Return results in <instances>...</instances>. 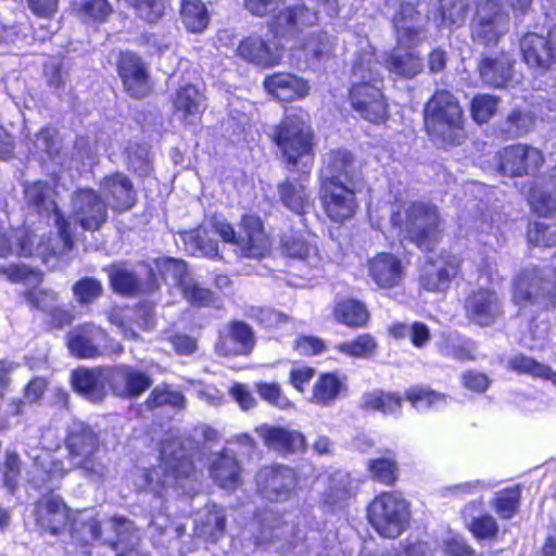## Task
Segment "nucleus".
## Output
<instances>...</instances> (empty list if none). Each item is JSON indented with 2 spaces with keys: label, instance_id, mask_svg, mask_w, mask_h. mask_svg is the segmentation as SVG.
Listing matches in <instances>:
<instances>
[{
  "label": "nucleus",
  "instance_id": "obj_1",
  "mask_svg": "<svg viewBox=\"0 0 556 556\" xmlns=\"http://www.w3.org/2000/svg\"><path fill=\"white\" fill-rule=\"evenodd\" d=\"M25 198L40 215L52 220L56 235L49 238L46 243L43 235L38 236L26 229L0 228V257L11 254L20 256L37 255L49 265L50 258L62 257L73 249V230L71 223L60 213L56 205V192L54 188L41 181H36L25 187Z\"/></svg>",
  "mask_w": 556,
  "mask_h": 556
},
{
  "label": "nucleus",
  "instance_id": "obj_2",
  "mask_svg": "<svg viewBox=\"0 0 556 556\" xmlns=\"http://www.w3.org/2000/svg\"><path fill=\"white\" fill-rule=\"evenodd\" d=\"M273 141L278 147L289 169L309 170L314 161V132L308 114L299 106L286 110L275 127Z\"/></svg>",
  "mask_w": 556,
  "mask_h": 556
},
{
  "label": "nucleus",
  "instance_id": "obj_3",
  "mask_svg": "<svg viewBox=\"0 0 556 556\" xmlns=\"http://www.w3.org/2000/svg\"><path fill=\"white\" fill-rule=\"evenodd\" d=\"M397 37V48L386 60L390 73L410 78L422 70L421 59L412 51L425 38L420 14L416 11V0H403L393 17Z\"/></svg>",
  "mask_w": 556,
  "mask_h": 556
},
{
  "label": "nucleus",
  "instance_id": "obj_4",
  "mask_svg": "<svg viewBox=\"0 0 556 556\" xmlns=\"http://www.w3.org/2000/svg\"><path fill=\"white\" fill-rule=\"evenodd\" d=\"M37 523L51 534H58L67 526L72 543L81 547L89 546L100 538V526L90 511L71 513L56 495L43 496L35 507Z\"/></svg>",
  "mask_w": 556,
  "mask_h": 556
},
{
  "label": "nucleus",
  "instance_id": "obj_5",
  "mask_svg": "<svg viewBox=\"0 0 556 556\" xmlns=\"http://www.w3.org/2000/svg\"><path fill=\"white\" fill-rule=\"evenodd\" d=\"M186 444L190 446L191 442L182 441L179 437L172 435L164 440L160 450L159 468H138L135 478L136 486L159 494L162 486L179 484L181 479L193 476L194 466Z\"/></svg>",
  "mask_w": 556,
  "mask_h": 556
},
{
  "label": "nucleus",
  "instance_id": "obj_6",
  "mask_svg": "<svg viewBox=\"0 0 556 556\" xmlns=\"http://www.w3.org/2000/svg\"><path fill=\"white\" fill-rule=\"evenodd\" d=\"M391 223L408 240L425 251L432 250L440 237L441 219L438 208L424 202H413L394 212Z\"/></svg>",
  "mask_w": 556,
  "mask_h": 556
},
{
  "label": "nucleus",
  "instance_id": "obj_7",
  "mask_svg": "<svg viewBox=\"0 0 556 556\" xmlns=\"http://www.w3.org/2000/svg\"><path fill=\"white\" fill-rule=\"evenodd\" d=\"M428 134L444 143H459L464 117L458 100L448 91H437L424 109Z\"/></svg>",
  "mask_w": 556,
  "mask_h": 556
},
{
  "label": "nucleus",
  "instance_id": "obj_8",
  "mask_svg": "<svg viewBox=\"0 0 556 556\" xmlns=\"http://www.w3.org/2000/svg\"><path fill=\"white\" fill-rule=\"evenodd\" d=\"M68 462L74 469L81 470L90 479L102 480L109 468L98 458L99 440L85 422L74 420L67 430L65 441Z\"/></svg>",
  "mask_w": 556,
  "mask_h": 556
},
{
  "label": "nucleus",
  "instance_id": "obj_9",
  "mask_svg": "<svg viewBox=\"0 0 556 556\" xmlns=\"http://www.w3.org/2000/svg\"><path fill=\"white\" fill-rule=\"evenodd\" d=\"M514 11L526 12L532 0H507ZM509 16L500 0H480L471 22L472 40L484 47L496 46L507 33Z\"/></svg>",
  "mask_w": 556,
  "mask_h": 556
},
{
  "label": "nucleus",
  "instance_id": "obj_10",
  "mask_svg": "<svg viewBox=\"0 0 556 556\" xmlns=\"http://www.w3.org/2000/svg\"><path fill=\"white\" fill-rule=\"evenodd\" d=\"M211 231L225 242L236 247V252L244 257L261 258L269 251V240L260 217L244 215L237 235L232 226L222 217H213L208 223Z\"/></svg>",
  "mask_w": 556,
  "mask_h": 556
},
{
  "label": "nucleus",
  "instance_id": "obj_11",
  "mask_svg": "<svg viewBox=\"0 0 556 556\" xmlns=\"http://www.w3.org/2000/svg\"><path fill=\"white\" fill-rule=\"evenodd\" d=\"M367 518L379 535L395 539L408 526L409 504L400 492L384 491L376 495L369 503Z\"/></svg>",
  "mask_w": 556,
  "mask_h": 556
},
{
  "label": "nucleus",
  "instance_id": "obj_12",
  "mask_svg": "<svg viewBox=\"0 0 556 556\" xmlns=\"http://www.w3.org/2000/svg\"><path fill=\"white\" fill-rule=\"evenodd\" d=\"M555 269L542 270L534 266L522 268L513 279L511 299L520 308L549 303L556 305L551 293L556 287Z\"/></svg>",
  "mask_w": 556,
  "mask_h": 556
},
{
  "label": "nucleus",
  "instance_id": "obj_13",
  "mask_svg": "<svg viewBox=\"0 0 556 556\" xmlns=\"http://www.w3.org/2000/svg\"><path fill=\"white\" fill-rule=\"evenodd\" d=\"M155 269L168 287L177 288L192 305L206 306L212 302V292L199 288L189 276L186 263L181 260L161 257L154 261Z\"/></svg>",
  "mask_w": 556,
  "mask_h": 556
},
{
  "label": "nucleus",
  "instance_id": "obj_14",
  "mask_svg": "<svg viewBox=\"0 0 556 556\" xmlns=\"http://www.w3.org/2000/svg\"><path fill=\"white\" fill-rule=\"evenodd\" d=\"M72 217L85 230L94 231L108 219V204L91 188L77 189L71 197Z\"/></svg>",
  "mask_w": 556,
  "mask_h": 556
},
{
  "label": "nucleus",
  "instance_id": "obj_15",
  "mask_svg": "<svg viewBox=\"0 0 556 556\" xmlns=\"http://www.w3.org/2000/svg\"><path fill=\"white\" fill-rule=\"evenodd\" d=\"M381 85H353L349 93L352 109L362 118L374 124H380L388 117V104Z\"/></svg>",
  "mask_w": 556,
  "mask_h": 556
},
{
  "label": "nucleus",
  "instance_id": "obj_16",
  "mask_svg": "<svg viewBox=\"0 0 556 556\" xmlns=\"http://www.w3.org/2000/svg\"><path fill=\"white\" fill-rule=\"evenodd\" d=\"M255 480L258 492L270 502L288 501L296 485L295 473L286 466L264 467L258 471Z\"/></svg>",
  "mask_w": 556,
  "mask_h": 556
},
{
  "label": "nucleus",
  "instance_id": "obj_17",
  "mask_svg": "<svg viewBox=\"0 0 556 556\" xmlns=\"http://www.w3.org/2000/svg\"><path fill=\"white\" fill-rule=\"evenodd\" d=\"M355 189L346 184L320 182V199L327 216L333 222L352 217L356 210Z\"/></svg>",
  "mask_w": 556,
  "mask_h": 556
},
{
  "label": "nucleus",
  "instance_id": "obj_18",
  "mask_svg": "<svg viewBox=\"0 0 556 556\" xmlns=\"http://www.w3.org/2000/svg\"><path fill=\"white\" fill-rule=\"evenodd\" d=\"M254 345L252 328L243 321L233 320L220 328L215 351L222 356H244L252 352Z\"/></svg>",
  "mask_w": 556,
  "mask_h": 556
},
{
  "label": "nucleus",
  "instance_id": "obj_19",
  "mask_svg": "<svg viewBox=\"0 0 556 556\" xmlns=\"http://www.w3.org/2000/svg\"><path fill=\"white\" fill-rule=\"evenodd\" d=\"M543 164L540 150L527 144H513L498 153L500 170L509 176L530 174Z\"/></svg>",
  "mask_w": 556,
  "mask_h": 556
},
{
  "label": "nucleus",
  "instance_id": "obj_20",
  "mask_svg": "<svg viewBox=\"0 0 556 556\" xmlns=\"http://www.w3.org/2000/svg\"><path fill=\"white\" fill-rule=\"evenodd\" d=\"M459 268L460 258L457 255L442 252L429 260L420 277V283L429 291L443 292L450 288Z\"/></svg>",
  "mask_w": 556,
  "mask_h": 556
},
{
  "label": "nucleus",
  "instance_id": "obj_21",
  "mask_svg": "<svg viewBox=\"0 0 556 556\" xmlns=\"http://www.w3.org/2000/svg\"><path fill=\"white\" fill-rule=\"evenodd\" d=\"M237 54L249 63L261 67H273L282 59V48L276 40L265 39L257 34L242 39Z\"/></svg>",
  "mask_w": 556,
  "mask_h": 556
},
{
  "label": "nucleus",
  "instance_id": "obj_22",
  "mask_svg": "<svg viewBox=\"0 0 556 556\" xmlns=\"http://www.w3.org/2000/svg\"><path fill=\"white\" fill-rule=\"evenodd\" d=\"M33 460V466L27 472L29 482L38 489L53 490L59 481L68 471L62 460L55 458L47 451H38L35 454H28Z\"/></svg>",
  "mask_w": 556,
  "mask_h": 556
},
{
  "label": "nucleus",
  "instance_id": "obj_23",
  "mask_svg": "<svg viewBox=\"0 0 556 556\" xmlns=\"http://www.w3.org/2000/svg\"><path fill=\"white\" fill-rule=\"evenodd\" d=\"M465 311L473 323L480 326H489L502 315V303L493 290L478 288L467 296Z\"/></svg>",
  "mask_w": 556,
  "mask_h": 556
},
{
  "label": "nucleus",
  "instance_id": "obj_24",
  "mask_svg": "<svg viewBox=\"0 0 556 556\" xmlns=\"http://www.w3.org/2000/svg\"><path fill=\"white\" fill-rule=\"evenodd\" d=\"M109 387L112 392L121 397H138L151 384V378L131 366L119 365L109 367Z\"/></svg>",
  "mask_w": 556,
  "mask_h": 556
},
{
  "label": "nucleus",
  "instance_id": "obj_25",
  "mask_svg": "<svg viewBox=\"0 0 556 556\" xmlns=\"http://www.w3.org/2000/svg\"><path fill=\"white\" fill-rule=\"evenodd\" d=\"M359 174L353 156L345 150H333L324 156L320 182L346 184L357 187Z\"/></svg>",
  "mask_w": 556,
  "mask_h": 556
},
{
  "label": "nucleus",
  "instance_id": "obj_26",
  "mask_svg": "<svg viewBox=\"0 0 556 556\" xmlns=\"http://www.w3.org/2000/svg\"><path fill=\"white\" fill-rule=\"evenodd\" d=\"M514 61L507 53L483 58L479 63L482 81L494 88H509L521 81V76L513 70Z\"/></svg>",
  "mask_w": 556,
  "mask_h": 556
},
{
  "label": "nucleus",
  "instance_id": "obj_27",
  "mask_svg": "<svg viewBox=\"0 0 556 556\" xmlns=\"http://www.w3.org/2000/svg\"><path fill=\"white\" fill-rule=\"evenodd\" d=\"M317 20V12L305 5H294L279 10L268 23V27L275 37L295 36L305 27L314 25Z\"/></svg>",
  "mask_w": 556,
  "mask_h": 556
},
{
  "label": "nucleus",
  "instance_id": "obj_28",
  "mask_svg": "<svg viewBox=\"0 0 556 556\" xmlns=\"http://www.w3.org/2000/svg\"><path fill=\"white\" fill-rule=\"evenodd\" d=\"M556 34L549 39L534 33L527 34L520 40V50L525 62L533 68L545 70L556 62Z\"/></svg>",
  "mask_w": 556,
  "mask_h": 556
},
{
  "label": "nucleus",
  "instance_id": "obj_29",
  "mask_svg": "<svg viewBox=\"0 0 556 556\" xmlns=\"http://www.w3.org/2000/svg\"><path fill=\"white\" fill-rule=\"evenodd\" d=\"M172 103L175 117L186 125H194L206 109L204 96L191 84L180 86Z\"/></svg>",
  "mask_w": 556,
  "mask_h": 556
},
{
  "label": "nucleus",
  "instance_id": "obj_30",
  "mask_svg": "<svg viewBox=\"0 0 556 556\" xmlns=\"http://www.w3.org/2000/svg\"><path fill=\"white\" fill-rule=\"evenodd\" d=\"M351 86L382 84L381 63L374 47L364 42L355 53L350 70Z\"/></svg>",
  "mask_w": 556,
  "mask_h": 556
},
{
  "label": "nucleus",
  "instance_id": "obj_31",
  "mask_svg": "<svg viewBox=\"0 0 556 556\" xmlns=\"http://www.w3.org/2000/svg\"><path fill=\"white\" fill-rule=\"evenodd\" d=\"M118 73L130 96L142 98L149 93L151 86L146 66L135 53L121 54Z\"/></svg>",
  "mask_w": 556,
  "mask_h": 556
},
{
  "label": "nucleus",
  "instance_id": "obj_32",
  "mask_svg": "<svg viewBox=\"0 0 556 556\" xmlns=\"http://www.w3.org/2000/svg\"><path fill=\"white\" fill-rule=\"evenodd\" d=\"M109 367L78 368L72 372L71 381L74 390L91 402H98L106 395L109 386Z\"/></svg>",
  "mask_w": 556,
  "mask_h": 556
},
{
  "label": "nucleus",
  "instance_id": "obj_33",
  "mask_svg": "<svg viewBox=\"0 0 556 556\" xmlns=\"http://www.w3.org/2000/svg\"><path fill=\"white\" fill-rule=\"evenodd\" d=\"M100 189L108 199L106 204L114 211H127L135 205L136 192L132 182L122 173L105 176L100 182Z\"/></svg>",
  "mask_w": 556,
  "mask_h": 556
},
{
  "label": "nucleus",
  "instance_id": "obj_34",
  "mask_svg": "<svg viewBox=\"0 0 556 556\" xmlns=\"http://www.w3.org/2000/svg\"><path fill=\"white\" fill-rule=\"evenodd\" d=\"M208 470L214 482L222 489L235 490L242 482V469L231 448L226 447L214 455Z\"/></svg>",
  "mask_w": 556,
  "mask_h": 556
},
{
  "label": "nucleus",
  "instance_id": "obj_35",
  "mask_svg": "<svg viewBox=\"0 0 556 556\" xmlns=\"http://www.w3.org/2000/svg\"><path fill=\"white\" fill-rule=\"evenodd\" d=\"M266 91L280 101L303 99L309 93L308 83L291 73H276L265 78Z\"/></svg>",
  "mask_w": 556,
  "mask_h": 556
},
{
  "label": "nucleus",
  "instance_id": "obj_36",
  "mask_svg": "<svg viewBox=\"0 0 556 556\" xmlns=\"http://www.w3.org/2000/svg\"><path fill=\"white\" fill-rule=\"evenodd\" d=\"M370 279L383 289L396 287L403 277L402 262L390 253H379L367 263Z\"/></svg>",
  "mask_w": 556,
  "mask_h": 556
},
{
  "label": "nucleus",
  "instance_id": "obj_37",
  "mask_svg": "<svg viewBox=\"0 0 556 556\" xmlns=\"http://www.w3.org/2000/svg\"><path fill=\"white\" fill-rule=\"evenodd\" d=\"M105 337L101 328L86 324L71 331L67 346L71 353L79 358H92L99 355V344Z\"/></svg>",
  "mask_w": 556,
  "mask_h": 556
},
{
  "label": "nucleus",
  "instance_id": "obj_38",
  "mask_svg": "<svg viewBox=\"0 0 556 556\" xmlns=\"http://www.w3.org/2000/svg\"><path fill=\"white\" fill-rule=\"evenodd\" d=\"M356 493V481L351 475L338 470L329 476L328 486L323 493V504L330 508L340 507L350 501Z\"/></svg>",
  "mask_w": 556,
  "mask_h": 556
},
{
  "label": "nucleus",
  "instance_id": "obj_39",
  "mask_svg": "<svg viewBox=\"0 0 556 556\" xmlns=\"http://www.w3.org/2000/svg\"><path fill=\"white\" fill-rule=\"evenodd\" d=\"M148 281L142 285L139 279L129 270L123 267H114L110 274L111 285L114 291L136 295L140 293L152 292L159 287L157 279L153 269H146Z\"/></svg>",
  "mask_w": 556,
  "mask_h": 556
},
{
  "label": "nucleus",
  "instance_id": "obj_40",
  "mask_svg": "<svg viewBox=\"0 0 556 556\" xmlns=\"http://www.w3.org/2000/svg\"><path fill=\"white\" fill-rule=\"evenodd\" d=\"M281 248L291 258H298L312 266L319 262L318 248L315 237L301 232L286 233L281 238Z\"/></svg>",
  "mask_w": 556,
  "mask_h": 556
},
{
  "label": "nucleus",
  "instance_id": "obj_41",
  "mask_svg": "<svg viewBox=\"0 0 556 556\" xmlns=\"http://www.w3.org/2000/svg\"><path fill=\"white\" fill-rule=\"evenodd\" d=\"M277 189L283 206L298 215L306 214L313 206L311 192L300 180L286 179Z\"/></svg>",
  "mask_w": 556,
  "mask_h": 556
},
{
  "label": "nucleus",
  "instance_id": "obj_42",
  "mask_svg": "<svg viewBox=\"0 0 556 556\" xmlns=\"http://www.w3.org/2000/svg\"><path fill=\"white\" fill-rule=\"evenodd\" d=\"M438 353L458 362H470L477 357V344L458 333H442L435 343Z\"/></svg>",
  "mask_w": 556,
  "mask_h": 556
},
{
  "label": "nucleus",
  "instance_id": "obj_43",
  "mask_svg": "<svg viewBox=\"0 0 556 556\" xmlns=\"http://www.w3.org/2000/svg\"><path fill=\"white\" fill-rule=\"evenodd\" d=\"M256 432L268 447L279 452H296L305 446V439L298 431L264 425Z\"/></svg>",
  "mask_w": 556,
  "mask_h": 556
},
{
  "label": "nucleus",
  "instance_id": "obj_44",
  "mask_svg": "<svg viewBox=\"0 0 556 556\" xmlns=\"http://www.w3.org/2000/svg\"><path fill=\"white\" fill-rule=\"evenodd\" d=\"M102 527L105 530L110 529L115 532L116 540L110 539L108 536L105 542L112 545L114 548H118L119 546L129 547L127 553H121L117 556H139V553L134 549L139 536L138 531L134 528L132 522L125 518H111L108 519Z\"/></svg>",
  "mask_w": 556,
  "mask_h": 556
},
{
  "label": "nucleus",
  "instance_id": "obj_45",
  "mask_svg": "<svg viewBox=\"0 0 556 556\" xmlns=\"http://www.w3.org/2000/svg\"><path fill=\"white\" fill-rule=\"evenodd\" d=\"M251 526L260 528L258 533L255 535L256 544L270 542L275 539H288L287 536L292 533V528L289 523L281 520L273 511L265 513L264 516L260 517Z\"/></svg>",
  "mask_w": 556,
  "mask_h": 556
},
{
  "label": "nucleus",
  "instance_id": "obj_46",
  "mask_svg": "<svg viewBox=\"0 0 556 556\" xmlns=\"http://www.w3.org/2000/svg\"><path fill=\"white\" fill-rule=\"evenodd\" d=\"M532 210L542 216L556 214V167L552 170L549 180L532 190L529 198Z\"/></svg>",
  "mask_w": 556,
  "mask_h": 556
},
{
  "label": "nucleus",
  "instance_id": "obj_47",
  "mask_svg": "<svg viewBox=\"0 0 556 556\" xmlns=\"http://www.w3.org/2000/svg\"><path fill=\"white\" fill-rule=\"evenodd\" d=\"M224 509L216 505L207 506L197 520L195 530L200 536L217 541L225 530Z\"/></svg>",
  "mask_w": 556,
  "mask_h": 556
},
{
  "label": "nucleus",
  "instance_id": "obj_48",
  "mask_svg": "<svg viewBox=\"0 0 556 556\" xmlns=\"http://www.w3.org/2000/svg\"><path fill=\"white\" fill-rule=\"evenodd\" d=\"M211 229L201 226L184 236L186 249L197 256L217 257L218 244L210 236Z\"/></svg>",
  "mask_w": 556,
  "mask_h": 556
},
{
  "label": "nucleus",
  "instance_id": "obj_49",
  "mask_svg": "<svg viewBox=\"0 0 556 556\" xmlns=\"http://www.w3.org/2000/svg\"><path fill=\"white\" fill-rule=\"evenodd\" d=\"M333 315L336 320L349 327H363L369 318L366 306L352 299L339 302L334 307Z\"/></svg>",
  "mask_w": 556,
  "mask_h": 556
},
{
  "label": "nucleus",
  "instance_id": "obj_50",
  "mask_svg": "<svg viewBox=\"0 0 556 556\" xmlns=\"http://www.w3.org/2000/svg\"><path fill=\"white\" fill-rule=\"evenodd\" d=\"M73 11L87 24L102 23L112 12L108 0H73Z\"/></svg>",
  "mask_w": 556,
  "mask_h": 556
},
{
  "label": "nucleus",
  "instance_id": "obj_51",
  "mask_svg": "<svg viewBox=\"0 0 556 556\" xmlns=\"http://www.w3.org/2000/svg\"><path fill=\"white\" fill-rule=\"evenodd\" d=\"M367 470L374 481L388 486L393 485L399 478V466L391 454L369 459Z\"/></svg>",
  "mask_w": 556,
  "mask_h": 556
},
{
  "label": "nucleus",
  "instance_id": "obj_52",
  "mask_svg": "<svg viewBox=\"0 0 556 556\" xmlns=\"http://www.w3.org/2000/svg\"><path fill=\"white\" fill-rule=\"evenodd\" d=\"M521 489L511 486L498 491L490 502L491 508L502 519H511L518 511L520 505Z\"/></svg>",
  "mask_w": 556,
  "mask_h": 556
},
{
  "label": "nucleus",
  "instance_id": "obj_53",
  "mask_svg": "<svg viewBox=\"0 0 556 556\" xmlns=\"http://www.w3.org/2000/svg\"><path fill=\"white\" fill-rule=\"evenodd\" d=\"M509 365L518 374L548 380L556 384V372L549 366L539 363L534 358L517 355L509 361Z\"/></svg>",
  "mask_w": 556,
  "mask_h": 556
},
{
  "label": "nucleus",
  "instance_id": "obj_54",
  "mask_svg": "<svg viewBox=\"0 0 556 556\" xmlns=\"http://www.w3.org/2000/svg\"><path fill=\"white\" fill-rule=\"evenodd\" d=\"M181 20L188 30L202 31L208 24L207 11L200 0H182Z\"/></svg>",
  "mask_w": 556,
  "mask_h": 556
},
{
  "label": "nucleus",
  "instance_id": "obj_55",
  "mask_svg": "<svg viewBox=\"0 0 556 556\" xmlns=\"http://www.w3.org/2000/svg\"><path fill=\"white\" fill-rule=\"evenodd\" d=\"M342 388L343 383L337 375H321L314 384L313 402L319 405H329L338 399Z\"/></svg>",
  "mask_w": 556,
  "mask_h": 556
},
{
  "label": "nucleus",
  "instance_id": "obj_56",
  "mask_svg": "<svg viewBox=\"0 0 556 556\" xmlns=\"http://www.w3.org/2000/svg\"><path fill=\"white\" fill-rule=\"evenodd\" d=\"M20 477L21 458L16 452L7 450L0 465V485L13 493L18 486Z\"/></svg>",
  "mask_w": 556,
  "mask_h": 556
},
{
  "label": "nucleus",
  "instance_id": "obj_57",
  "mask_svg": "<svg viewBox=\"0 0 556 556\" xmlns=\"http://www.w3.org/2000/svg\"><path fill=\"white\" fill-rule=\"evenodd\" d=\"M534 122L535 116L531 112L514 110L503 122L501 130L510 138H518L528 134Z\"/></svg>",
  "mask_w": 556,
  "mask_h": 556
},
{
  "label": "nucleus",
  "instance_id": "obj_58",
  "mask_svg": "<svg viewBox=\"0 0 556 556\" xmlns=\"http://www.w3.org/2000/svg\"><path fill=\"white\" fill-rule=\"evenodd\" d=\"M406 400L414 408L420 412L430 408L439 409L446 404L443 394L420 387H414L407 390Z\"/></svg>",
  "mask_w": 556,
  "mask_h": 556
},
{
  "label": "nucleus",
  "instance_id": "obj_59",
  "mask_svg": "<svg viewBox=\"0 0 556 556\" xmlns=\"http://www.w3.org/2000/svg\"><path fill=\"white\" fill-rule=\"evenodd\" d=\"M472 0H442L441 22L444 26L459 27L465 24Z\"/></svg>",
  "mask_w": 556,
  "mask_h": 556
},
{
  "label": "nucleus",
  "instance_id": "obj_60",
  "mask_svg": "<svg viewBox=\"0 0 556 556\" xmlns=\"http://www.w3.org/2000/svg\"><path fill=\"white\" fill-rule=\"evenodd\" d=\"M364 405L368 409L379 410L386 415H397L401 410L402 399L393 393L375 391L364 396Z\"/></svg>",
  "mask_w": 556,
  "mask_h": 556
},
{
  "label": "nucleus",
  "instance_id": "obj_61",
  "mask_svg": "<svg viewBox=\"0 0 556 556\" xmlns=\"http://www.w3.org/2000/svg\"><path fill=\"white\" fill-rule=\"evenodd\" d=\"M72 291L80 305H90L102 295L103 288L98 279L85 277L73 285Z\"/></svg>",
  "mask_w": 556,
  "mask_h": 556
},
{
  "label": "nucleus",
  "instance_id": "obj_62",
  "mask_svg": "<svg viewBox=\"0 0 556 556\" xmlns=\"http://www.w3.org/2000/svg\"><path fill=\"white\" fill-rule=\"evenodd\" d=\"M377 348L376 340L370 334H361L355 340L345 341L337 345V350L352 357H368Z\"/></svg>",
  "mask_w": 556,
  "mask_h": 556
},
{
  "label": "nucleus",
  "instance_id": "obj_63",
  "mask_svg": "<svg viewBox=\"0 0 556 556\" xmlns=\"http://www.w3.org/2000/svg\"><path fill=\"white\" fill-rule=\"evenodd\" d=\"M146 404L149 408L166 405L182 408L185 406V396L180 392L169 389L167 386H159L153 389Z\"/></svg>",
  "mask_w": 556,
  "mask_h": 556
},
{
  "label": "nucleus",
  "instance_id": "obj_64",
  "mask_svg": "<svg viewBox=\"0 0 556 556\" xmlns=\"http://www.w3.org/2000/svg\"><path fill=\"white\" fill-rule=\"evenodd\" d=\"M333 42L325 33L313 34L301 47L307 61L319 60L332 51Z\"/></svg>",
  "mask_w": 556,
  "mask_h": 556
}]
</instances>
